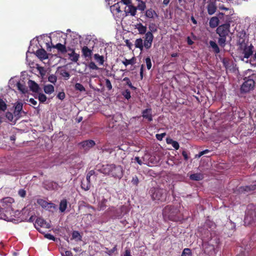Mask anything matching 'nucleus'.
Masks as SVG:
<instances>
[{"instance_id":"nucleus-1","label":"nucleus","mask_w":256,"mask_h":256,"mask_svg":"<svg viewBox=\"0 0 256 256\" xmlns=\"http://www.w3.org/2000/svg\"><path fill=\"white\" fill-rule=\"evenodd\" d=\"M98 171L104 174L110 175L118 179H120L124 174L122 168L114 164L102 165Z\"/></svg>"},{"instance_id":"nucleus-2","label":"nucleus","mask_w":256,"mask_h":256,"mask_svg":"<svg viewBox=\"0 0 256 256\" xmlns=\"http://www.w3.org/2000/svg\"><path fill=\"white\" fill-rule=\"evenodd\" d=\"M230 24L226 23L218 26L216 30V34L220 36V38L218 39V43L222 48H224L226 46V36L230 32Z\"/></svg>"},{"instance_id":"nucleus-3","label":"nucleus","mask_w":256,"mask_h":256,"mask_svg":"<svg viewBox=\"0 0 256 256\" xmlns=\"http://www.w3.org/2000/svg\"><path fill=\"white\" fill-rule=\"evenodd\" d=\"M164 216L167 217L170 220L178 222L181 220L182 217L179 210L172 206H167L163 210Z\"/></svg>"},{"instance_id":"nucleus-4","label":"nucleus","mask_w":256,"mask_h":256,"mask_svg":"<svg viewBox=\"0 0 256 256\" xmlns=\"http://www.w3.org/2000/svg\"><path fill=\"white\" fill-rule=\"evenodd\" d=\"M152 198L153 200L165 202L167 197V192L163 188H152L150 190Z\"/></svg>"},{"instance_id":"nucleus-5","label":"nucleus","mask_w":256,"mask_h":256,"mask_svg":"<svg viewBox=\"0 0 256 256\" xmlns=\"http://www.w3.org/2000/svg\"><path fill=\"white\" fill-rule=\"evenodd\" d=\"M248 206L244 218V223L246 226L252 224L256 222V210Z\"/></svg>"},{"instance_id":"nucleus-6","label":"nucleus","mask_w":256,"mask_h":256,"mask_svg":"<svg viewBox=\"0 0 256 256\" xmlns=\"http://www.w3.org/2000/svg\"><path fill=\"white\" fill-rule=\"evenodd\" d=\"M244 80V82L240 86V91L242 94H246L252 90L255 86L248 76L245 77Z\"/></svg>"},{"instance_id":"nucleus-7","label":"nucleus","mask_w":256,"mask_h":256,"mask_svg":"<svg viewBox=\"0 0 256 256\" xmlns=\"http://www.w3.org/2000/svg\"><path fill=\"white\" fill-rule=\"evenodd\" d=\"M154 36L152 32H148L145 34L144 38V46L146 50L150 48L152 45Z\"/></svg>"},{"instance_id":"nucleus-8","label":"nucleus","mask_w":256,"mask_h":256,"mask_svg":"<svg viewBox=\"0 0 256 256\" xmlns=\"http://www.w3.org/2000/svg\"><path fill=\"white\" fill-rule=\"evenodd\" d=\"M37 203L43 208L50 210V208H55L56 205L52 202H48L43 199L39 198L37 200Z\"/></svg>"},{"instance_id":"nucleus-9","label":"nucleus","mask_w":256,"mask_h":256,"mask_svg":"<svg viewBox=\"0 0 256 256\" xmlns=\"http://www.w3.org/2000/svg\"><path fill=\"white\" fill-rule=\"evenodd\" d=\"M23 104L20 102H17L16 103L14 106V115L16 118V119H18L20 118V114L23 112L25 114L24 111H22Z\"/></svg>"},{"instance_id":"nucleus-10","label":"nucleus","mask_w":256,"mask_h":256,"mask_svg":"<svg viewBox=\"0 0 256 256\" xmlns=\"http://www.w3.org/2000/svg\"><path fill=\"white\" fill-rule=\"evenodd\" d=\"M34 225L35 228L38 230L39 228V227L46 228H50L49 224H48L44 220L41 218H36Z\"/></svg>"},{"instance_id":"nucleus-11","label":"nucleus","mask_w":256,"mask_h":256,"mask_svg":"<svg viewBox=\"0 0 256 256\" xmlns=\"http://www.w3.org/2000/svg\"><path fill=\"white\" fill-rule=\"evenodd\" d=\"M80 145L84 150H88L91 148L95 146L96 143L94 140H86L83 142H82L79 144Z\"/></svg>"},{"instance_id":"nucleus-12","label":"nucleus","mask_w":256,"mask_h":256,"mask_svg":"<svg viewBox=\"0 0 256 256\" xmlns=\"http://www.w3.org/2000/svg\"><path fill=\"white\" fill-rule=\"evenodd\" d=\"M128 212V207L126 206H121L118 209L116 210L115 216L118 218H121L124 214Z\"/></svg>"},{"instance_id":"nucleus-13","label":"nucleus","mask_w":256,"mask_h":256,"mask_svg":"<svg viewBox=\"0 0 256 256\" xmlns=\"http://www.w3.org/2000/svg\"><path fill=\"white\" fill-rule=\"evenodd\" d=\"M152 110L150 108L144 110L142 112V116L148 122L152 120Z\"/></svg>"},{"instance_id":"nucleus-14","label":"nucleus","mask_w":256,"mask_h":256,"mask_svg":"<svg viewBox=\"0 0 256 256\" xmlns=\"http://www.w3.org/2000/svg\"><path fill=\"white\" fill-rule=\"evenodd\" d=\"M82 56L85 58H91L92 54V51L87 46H84L82 49Z\"/></svg>"},{"instance_id":"nucleus-15","label":"nucleus","mask_w":256,"mask_h":256,"mask_svg":"<svg viewBox=\"0 0 256 256\" xmlns=\"http://www.w3.org/2000/svg\"><path fill=\"white\" fill-rule=\"evenodd\" d=\"M207 10L208 14H213L216 10V6L214 2H208L207 6Z\"/></svg>"},{"instance_id":"nucleus-16","label":"nucleus","mask_w":256,"mask_h":256,"mask_svg":"<svg viewBox=\"0 0 256 256\" xmlns=\"http://www.w3.org/2000/svg\"><path fill=\"white\" fill-rule=\"evenodd\" d=\"M36 54L40 59L46 60L48 58V54L44 49L41 48L36 50Z\"/></svg>"},{"instance_id":"nucleus-17","label":"nucleus","mask_w":256,"mask_h":256,"mask_svg":"<svg viewBox=\"0 0 256 256\" xmlns=\"http://www.w3.org/2000/svg\"><path fill=\"white\" fill-rule=\"evenodd\" d=\"M254 46L251 44L248 48H246L244 50V58H248L253 53Z\"/></svg>"},{"instance_id":"nucleus-18","label":"nucleus","mask_w":256,"mask_h":256,"mask_svg":"<svg viewBox=\"0 0 256 256\" xmlns=\"http://www.w3.org/2000/svg\"><path fill=\"white\" fill-rule=\"evenodd\" d=\"M28 83L30 90L32 92H38L40 89L39 86L34 81L32 80H29Z\"/></svg>"},{"instance_id":"nucleus-19","label":"nucleus","mask_w":256,"mask_h":256,"mask_svg":"<svg viewBox=\"0 0 256 256\" xmlns=\"http://www.w3.org/2000/svg\"><path fill=\"white\" fill-rule=\"evenodd\" d=\"M128 8L125 10L126 14H130L132 16H134L136 12V8L132 4H128Z\"/></svg>"},{"instance_id":"nucleus-20","label":"nucleus","mask_w":256,"mask_h":256,"mask_svg":"<svg viewBox=\"0 0 256 256\" xmlns=\"http://www.w3.org/2000/svg\"><path fill=\"white\" fill-rule=\"evenodd\" d=\"M219 22H220V20H219L218 17H216V16L212 17L210 20V22H209L210 26L212 28H216V26H218V25L219 24Z\"/></svg>"},{"instance_id":"nucleus-21","label":"nucleus","mask_w":256,"mask_h":256,"mask_svg":"<svg viewBox=\"0 0 256 256\" xmlns=\"http://www.w3.org/2000/svg\"><path fill=\"white\" fill-rule=\"evenodd\" d=\"M52 47L53 48H56L62 54H65L67 52V49L66 46L60 43H58L56 45H52Z\"/></svg>"},{"instance_id":"nucleus-22","label":"nucleus","mask_w":256,"mask_h":256,"mask_svg":"<svg viewBox=\"0 0 256 256\" xmlns=\"http://www.w3.org/2000/svg\"><path fill=\"white\" fill-rule=\"evenodd\" d=\"M68 206V201L66 199L64 198L60 202L59 210L61 212H65Z\"/></svg>"},{"instance_id":"nucleus-23","label":"nucleus","mask_w":256,"mask_h":256,"mask_svg":"<svg viewBox=\"0 0 256 256\" xmlns=\"http://www.w3.org/2000/svg\"><path fill=\"white\" fill-rule=\"evenodd\" d=\"M58 70L60 76L65 78L66 80H68L70 78V74L65 68L59 67Z\"/></svg>"},{"instance_id":"nucleus-24","label":"nucleus","mask_w":256,"mask_h":256,"mask_svg":"<svg viewBox=\"0 0 256 256\" xmlns=\"http://www.w3.org/2000/svg\"><path fill=\"white\" fill-rule=\"evenodd\" d=\"M136 28L138 30L139 34H146V33L147 28L146 26L142 25L141 23L138 24L136 25Z\"/></svg>"},{"instance_id":"nucleus-25","label":"nucleus","mask_w":256,"mask_h":256,"mask_svg":"<svg viewBox=\"0 0 256 256\" xmlns=\"http://www.w3.org/2000/svg\"><path fill=\"white\" fill-rule=\"evenodd\" d=\"M70 60L73 62H77L80 55L75 52L74 50H72V52L68 54Z\"/></svg>"},{"instance_id":"nucleus-26","label":"nucleus","mask_w":256,"mask_h":256,"mask_svg":"<svg viewBox=\"0 0 256 256\" xmlns=\"http://www.w3.org/2000/svg\"><path fill=\"white\" fill-rule=\"evenodd\" d=\"M256 189V184H252L250 186H241L240 188V190L242 192H250Z\"/></svg>"},{"instance_id":"nucleus-27","label":"nucleus","mask_w":256,"mask_h":256,"mask_svg":"<svg viewBox=\"0 0 256 256\" xmlns=\"http://www.w3.org/2000/svg\"><path fill=\"white\" fill-rule=\"evenodd\" d=\"M134 46L136 48H139L141 51L143 50L144 47L143 40L141 38H137L135 40Z\"/></svg>"},{"instance_id":"nucleus-28","label":"nucleus","mask_w":256,"mask_h":256,"mask_svg":"<svg viewBox=\"0 0 256 256\" xmlns=\"http://www.w3.org/2000/svg\"><path fill=\"white\" fill-rule=\"evenodd\" d=\"M120 2H117L110 6V10L114 14H117L122 12L120 9Z\"/></svg>"},{"instance_id":"nucleus-29","label":"nucleus","mask_w":256,"mask_h":256,"mask_svg":"<svg viewBox=\"0 0 256 256\" xmlns=\"http://www.w3.org/2000/svg\"><path fill=\"white\" fill-rule=\"evenodd\" d=\"M209 43L210 46L212 48V50L214 53L218 54L220 52V48L215 42L210 40Z\"/></svg>"},{"instance_id":"nucleus-30","label":"nucleus","mask_w":256,"mask_h":256,"mask_svg":"<svg viewBox=\"0 0 256 256\" xmlns=\"http://www.w3.org/2000/svg\"><path fill=\"white\" fill-rule=\"evenodd\" d=\"M190 178V180L196 181L200 180L203 178L202 175L200 173L192 174Z\"/></svg>"},{"instance_id":"nucleus-31","label":"nucleus","mask_w":256,"mask_h":256,"mask_svg":"<svg viewBox=\"0 0 256 256\" xmlns=\"http://www.w3.org/2000/svg\"><path fill=\"white\" fill-rule=\"evenodd\" d=\"M94 58L100 65H103L104 60L103 56H100L98 54H94Z\"/></svg>"},{"instance_id":"nucleus-32","label":"nucleus","mask_w":256,"mask_h":256,"mask_svg":"<svg viewBox=\"0 0 256 256\" xmlns=\"http://www.w3.org/2000/svg\"><path fill=\"white\" fill-rule=\"evenodd\" d=\"M136 62V59L135 57H132V58L130 60H128L126 58H124V60L122 62V63L125 66H127L128 64H134Z\"/></svg>"},{"instance_id":"nucleus-33","label":"nucleus","mask_w":256,"mask_h":256,"mask_svg":"<svg viewBox=\"0 0 256 256\" xmlns=\"http://www.w3.org/2000/svg\"><path fill=\"white\" fill-rule=\"evenodd\" d=\"M44 92L47 94H51L54 92V86L52 84H48L44 86Z\"/></svg>"},{"instance_id":"nucleus-34","label":"nucleus","mask_w":256,"mask_h":256,"mask_svg":"<svg viewBox=\"0 0 256 256\" xmlns=\"http://www.w3.org/2000/svg\"><path fill=\"white\" fill-rule=\"evenodd\" d=\"M146 16L147 18H152L154 16H157L156 12L152 8L148 10L146 12Z\"/></svg>"},{"instance_id":"nucleus-35","label":"nucleus","mask_w":256,"mask_h":256,"mask_svg":"<svg viewBox=\"0 0 256 256\" xmlns=\"http://www.w3.org/2000/svg\"><path fill=\"white\" fill-rule=\"evenodd\" d=\"M48 186V190H57L58 188V184L54 182H50L48 183L47 184Z\"/></svg>"},{"instance_id":"nucleus-36","label":"nucleus","mask_w":256,"mask_h":256,"mask_svg":"<svg viewBox=\"0 0 256 256\" xmlns=\"http://www.w3.org/2000/svg\"><path fill=\"white\" fill-rule=\"evenodd\" d=\"M8 108L6 102L0 98V110L5 112Z\"/></svg>"},{"instance_id":"nucleus-37","label":"nucleus","mask_w":256,"mask_h":256,"mask_svg":"<svg viewBox=\"0 0 256 256\" xmlns=\"http://www.w3.org/2000/svg\"><path fill=\"white\" fill-rule=\"evenodd\" d=\"M72 239H77V240L81 241L82 240V236H80L78 231L74 230L72 233Z\"/></svg>"},{"instance_id":"nucleus-38","label":"nucleus","mask_w":256,"mask_h":256,"mask_svg":"<svg viewBox=\"0 0 256 256\" xmlns=\"http://www.w3.org/2000/svg\"><path fill=\"white\" fill-rule=\"evenodd\" d=\"M16 86L18 89L22 93L25 94L27 90L26 88V86L24 84L20 83V82H18L16 84Z\"/></svg>"},{"instance_id":"nucleus-39","label":"nucleus","mask_w":256,"mask_h":256,"mask_svg":"<svg viewBox=\"0 0 256 256\" xmlns=\"http://www.w3.org/2000/svg\"><path fill=\"white\" fill-rule=\"evenodd\" d=\"M137 8L140 10H144L146 8V3L141 0H138V5Z\"/></svg>"},{"instance_id":"nucleus-40","label":"nucleus","mask_w":256,"mask_h":256,"mask_svg":"<svg viewBox=\"0 0 256 256\" xmlns=\"http://www.w3.org/2000/svg\"><path fill=\"white\" fill-rule=\"evenodd\" d=\"M181 256H192V252L190 249L188 248H184Z\"/></svg>"},{"instance_id":"nucleus-41","label":"nucleus","mask_w":256,"mask_h":256,"mask_svg":"<svg viewBox=\"0 0 256 256\" xmlns=\"http://www.w3.org/2000/svg\"><path fill=\"white\" fill-rule=\"evenodd\" d=\"M123 81L126 82V84L132 90H136V88L135 86H132V84L128 78L125 77L124 78Z\"/></svg>"},{"instance_id":"nucleus-42","label":"nucleus","mask_w":256,"mask_h":256,"mask_svg":"<svg viewBox=\"0 0 256 256\" xmlns=\"http://www.w3.org/2000/svg\"><path fill=\"white\" fill-rule=\"evenodd\" d=\"M74 88L76 90H79L80 92L86 91L84 87L80 83H76L74 85Z\"/></svg>"},{"instance_id":"nucleus-43","label":"nucleus","mask_w":256,"mask_h":256,"mask_svg":"<svg viewBox=\"0 0 256 256\" xmlns=\"http://www.w3.org/2000/svg\"><path fill=\"white\" fill-rule=\"evenodd\" d=\"M158 162V161L156 160L154 156H150L148 158V165L150 166L151 164H155Z\"/></svg>"},{"instance_id":"nucleus-44","label":"nucleus","mask_w":256,"mask_h":256,"mask_svg":"<svg viewBox=\"0 0 256 256\" xmlns=\"http://www.w3.org/2000/svg\"><path fill=\"white\" fill-rule=\"evenodd\" d=\"M106 252L108 254L109 256H111L112 255V254L117 250V246L116 245L112 248L109 250L108 248H106Z\"/></svg>"},{"instance_id":"nucleus-45","label":"nucleus","mask_w":256,"mask_h":256,"mask_svg":"<svg viewBox=\"0 0 256 256\" xmlns=\"http://www.w3.org/2000/svg\"><path fill=\"white\" fill-rule=\"evenodd\" d=\"M122 95L126 100H129L131 98L130 92L128 90H126L122 92Z\"/></svg>"},{"instance_id":"nucleus-46","label":"nucleus","mask_w":256,"mask_h":256,"mask_svg":"<svg viewBox=\"0 0 256 256\" xmlns=\"http://www.w3.org/2000/svg\"><path fill=\"white\" fill-rule=\"evenodd\" d=\"M145 62L146 63L148 70H150L152 68V66L150 58L149 56L147 57L145 59Z\"/></svg>"},{"instance_id":"nucleus-47","label":"nucleus","mask_w":256,"mask_h":256,"mask_svg":"<svg viewBox=\"0 0 256 256\" xmlns=\"http://www.w3.org/2000/svg\"><path fill=\"white\" fill-rule=\"evenodd\" d=\"M48 80L54 84L56 82L57 78L54 74H51L48 77Z\"/></svg>"},{"instance_id":"nucleus-48","label":"nucleus","mask_w":256,"mask_h":256,"mask_svg":"<svg viewBox=\"0 0 256 256\" xmlns=\"http://www.w3.org/2000/svg\"><path fill=\"white\" fill-rule=\"evenodd\" d=\"M38 98V100L41 102H45L47 98L45 94H42V93L39 94Z\"/></svg>"},{"instance_id":"nucleus-49","label":"nucleus","mask_w":256,"mask_h":256,"mask_svg":"<svg viewBox=\"0 0 256 256\" xmlns=\"http://www.w3.org/2000/svg\"><path fill=\"white\" fill-rule=\"evenodd\" d=\"M222 62L224 66L226 69H228L230 67V61L228 58H224L222 60Z\"/></svg>"},{"instance_id":"nucleus-50","label":"nucleus","mask_w":256,"mask_h":256,"mask_svg":"<svg viewBox=\"0 0 256 256\" xmlns=\"http://www.w3.org/2000/svg\"><path fill=\"white\" fill-rule=\"evenodd\" d=\"M81 188L84 190H88L90 188V184L88 183L85 184L84 182H82Z\"/></svg>"},{"instance_id":"nucleus-51","label":"nucleus","mask_w":256,"mask_h":256,"mask_svg":"<svg viewBox=\"0 0 256 256\" xmlns=\"http://www.w3.org/2000/svg\"><path fill=\"white\" fill-rule=\"evenodd\" d=\"M106 81V86L108 90H110L112 89V86L111 84L110 81L108 78L105 79Z\"/></svg>"},{"instance_id":"nucleus-52","label":"nucleus","mask_w":256,"mask_h":256,"mask_svg":"<svg viewBox=\"0 0 256 256\" xmlns=\"http://www.w3.org/2000/svg\"><path fill=\"white\" fill-rule=\"evenodd\" d=\"M88 68L92 70H98V66L93 62H90L88 64Z\"/></svg>"},{"instance_id":"nucleus-53","label":"nucleus","mask_w":256,"mask_h":256,"mask_svg":"<svg viewBox=\"0 0 256 256\" xmlns=\"http://www.w3.org/2000/svg\"><path fill=\"white\" fill-rule=\"evenodd\" d=\"M6 117L10 122H12L14 119L13 114L10 112H6Z\"/></svg>"},{"instance_id":"nucleus-54","label":"nucleus","mask_w":256,"mask_h":256,"mask_svg":"<svg viewBox=\"0 0 256 256\" xmlns=\"http://www.w3.org/2000/svg\"><path fill=\"white\" fill-rule=\"evenodd\" d=\"M18 194L22 198H24L26 195V191L24 189H20L18 192Z\"/></svg>"},{"instance_id":"nucleus-55","label":"nucleus","mask_w":256,"mask_h":256,"mask_svg":"<svg viewBox=\"0 0 256 256\" xmlns=\"http://www.w3.org/2000/svg\"><path fill=\"white\" fill-rule=\"evenodd\" d=\"M250 80H252V82H254V84H256V72L248 76Z\"/></svg>"},{"instance_id":"nucleus-56","label":"nucleus","mask_w":256,"mask_h":256,"mask_svg":"<svg viewBox=\"0 0 256 256\" xmlns=\"http://www.w3.org/2000/svg\"><path fill=\"white\" fill-rule=\"evenodd\" d=\"M166 134L164 132L160 134H156V138L158 140H162V138L166 136Z\"/></svg>"},{"instance_id":"nucleus-57","label":"nucleus","mask_w":256,"mask_h":256,"mask_svg":"<svg viewBox=\"0 0 256 256\" xmlns=\"http://www.w3.org/2000/svg\"><path fill=\"white\" fill-rule=\"evenodd\" d=\"M65 96L66 95L64 92H60L57 95V97L60 100H63Z\"/></svg>"},{"instance_id":"nucleus-58","label":"nucleus","mask_w":256,"mask_h":256,"mask_svg":"<svg viewBox=\"0 0 256 256\" xmlns=\"http://www.w3.org/2000/svg\"><path fill=\"white\" fill-rule=\"evenodd\" d=\"M138 177L136 176L132 178V182L133 184L137 186L138 184Z\"/></svg>"},{"instance_id":"nucleus-59","label":"nucleus","mask_w":256,"mask_h":256,"mask_svg":"<svg viewBox=\"0 0 256 256\" xmlns=\"http://www.w3.org/2000/svg\"><path fill=\"white\" fill-rule=\"evenodd\" d=\"M174 148L176 150H178L180 148L179 144L178 142L174 140L172 142V143L171 144Z\"/></svg>"},{"instance_id":"nucleus-60","label":"nucleus","mask_w":256,"mask_h":256,"mask_svg":"<svg viewBox=\"0 0 256 256\" xmlns=\"http://www.w3.org/2000/svg\"><path fill=\"white\" fill-rule=\"evenodd\" d=\"M44 236H45V238H46L49 240H52L54 241L55 240V239H56L55 237L53 235H52L50 234H45Z\"/></svg>"},{"instance_id":"nucleus-61","label":"nucleus","mask_w":256,"mask_h":256,"mask_svg":"<svg viewBox=\"0 0 256 256\" xmlns=\"http://www.w3.org/2000/svg\"><path fill=\"white\" fill-rule=\"evenodd\" d=\"M144 66L142 64L140 66V80H142L143 76H144Z\"/></svg>"},{"instance_id":"nucleus-62","label":"nucleus","mask_w":256,"mask_h":256,"mask_svg":"<svg viewBox=\"0 0 256 256\" xmlns=\"http://www.w3.org/2000/svg\"><path fill=\"white\" fill-rule=\"evenodd\" d=\"M182 155L184 158L185 160H188V154L186 150H183L182 152Z\"/></svg>"},{"instance_id":"nucleus-63","label":"nucleus","mask_w":256,"mask_h":256,"mask_svg":"<svg viewBox=\"0 0 256 256\" xmlns=\"http://www.w3.org/2000/svg\"><path fill=\"white\" fill-rule=\"evenodd\" d=\"M62 256H72V254L70 251L66 250L64 253L62 254Z\"/></svg>"},{"instance_id":"nucleus-64","label":"nucleus","mask_w":256,"mask_h":256,"mask_svg":"<svg viewBox=\"0 0 256 256\" xmlns=\"http://www.w3.org/2000/svg\"><path fill=\"white\" fill-rule=\"evenodd\" d=\"M124 256H132L130 254V250H126L124 254Z\"/></svg>"}]
</instances>
